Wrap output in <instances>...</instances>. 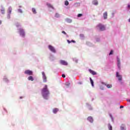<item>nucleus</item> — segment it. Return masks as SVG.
<instances>
[{
  "label": "nucleus",
  "instance_id": "35",
  "mask_svg": "<svg viewBox=\"0 0 130 130\" xmlns=\"http://www.w3.org/2000/svg\"><path fill=\"white\" fill-rule=\"evenodd\" d=\"M120 109L123 108V106H120Z\"/></svg>",
  "mask_w": 130,
  "mask_h": 130
},
{
  "label": "nucleus",
  "instance_id": "41",
  "mask_svg": "<svg viewBox=\"0 0 130 130\" xmlns=\"http://www.w3.org/2000/svg\"><path fill=\"white\" fill-rule=\"evenodd\" d=\"M128 22H130V18L128 19Z\"/></svg>",
  "mask_w": 130,
  "mask_h": 130
},
{
  "label": "nucleus",
  "instance_id": "43",
  "mask_svg": "<svg viewBox=\"0 0 130 130\" xmlns=\"http://www.w3.org/2000/svg\"><path fill=\"white\" fill-rule=\"evenodd\" d=\"M69 1H73V0H69Z\"/></svg>",
  "mask_w": 130,
  "mask_h": 130
},
{
  "label": "nucleus",
  "instance_id": "10",
  "mask_svg": "<svg viewBox=\"0 0 130 130\" xmlns=\"http://www.w3.org/2000/svg\"><path fill=\"white\" fill-rule=\"evenodd\" d=\"M117 66L119 69V70H120V61L119 60V58L117 59Z\"/></svg>",
  "mask_w": 130,
  "mask_h": 130
},
{
  "label": "nucleus",
  "instance_id": "31",
  "mask_svg": "<svg viewBox=\"0 0 130 130\" xmlns=\"http://www.w3.org/2000/svg\"><path fill=\"white\" fill-rule=\"evenodd\" d=\"M62 78H66V75L62 74Z\"/></svg>",
  "mask_w": 130,
  "mask_h": 130
},
{
  "label": "nucleus",
  "instance_id": "17",
  "mask_svg": "<svg viewBox=\"0 0 130 130\" xmlns=\"http://www.w3.org/2000/svg\"><path fill=\"white\" fill-rule=\"evenodd\" d=\"M90 81L92 86L94 87V82L93 81V80H92V78H90Z\"/></svg>",
  "mask_w": 130,
  "mask_h": 130
},
{
  "label": "nucleus",
  "instance_id": "15",
  "mask_svg": "<svg viewBox=\"0 0 130 130\" xmlns=\"http://www.w3.org/2000/svg\"><path fill=\"white\" fill-rule=\"evenodd\" d=\"M107 16H108L107 13L105 12L104 13V18L105 20H106V19H107Z\"/></svg>",
  "mask_w": 130,
  "mask_h": 130
},
{
  "label": "nucleus",
  "instance_id": "37",
  "mask_svg": "<svg viewBox=\"0 0 130 130\" xmlns=\"http://www.w3.org/2000/svg\"><path fill=\"white\" fill-rule=\"evenodd\" d=\"M67 41H68V43H71V42L70 40H68Z\"/></svg>",
  "mask_w": 130,
  "mask_h": 130
},
{
  "label": "nucleus",
  "instance_id": "16",
  "mask_svg": "<svg viewBox=\"0 0 130 130\" xmlns=\"http://www.w3.org/2000/svg\"><path fill=\"white\" fill-rule=\"evenodd\" d=\"M58 111V109L57 108H54V109H53V113H56V112H57Z\"/></svg>",
  "mask_w": 130,
  "mask_h": 130
},
{
  "label": "nucleus",
  "instance_id": "36",
  "mask_svg": "<svg viewBox=\"0 0 130 130\" xmlns=\"http://www.w3.org/2000/svg\"><path fill=\"white\" fill-rule=\"evenodd\" d=\"M127 8H128V9H130V5H128Z\"/></svg>",
  "mask_w": 130,
  "mask_h": 130
},
{
  "label": "nucleus",
  "instance_id": "34",
  "mask_svg": "<svg viewBox=\"0 0 130 130\" xmlns=\"http://www.w3.org/2000/svg\"><path fill=\"white\" fill-rule=\"evenodd\" d=\"M8 19H10V18H11V15H8Z\"/></svg>",
  "mask_w": 130,
  "mask_h": 130
},
{
  "label": "nucleus",
  "instance_id": "22",
  "mask_svg": "<svg viewBox=\"0 0 130 130\" xmlns=\"http://www.w3.org/2000/svg\"><path fill=\"white\" fill-rule=\"evenodd\" d=\"M65 6H69V1H66L64 2Z\"/></svg>",
  "mask_w": 130,
  "mask_h": 130
},
{
  "label": "nucleus",
  "instance_id": "3",
  "mask_svg": "<svg viewBox=\"0 0 130 130\" xmlns=\"http://www.w3.org/2000/svg\"><path fill=\"white\" fill-rule=\"evenodd\" d=\"M19 31L20 36H22V37H25V31H24V29L20 28Z\"/></svg>",
  "mask_w": 130,
  "mask_h": 130
},
{
  "label": "nucleus",
  "instance_id": "42",
  "mask_svg": "<svg viewBox=\"0 0 130 130\" xmlns=\"http://www.w3.org/2000/svg\"><path fill=\"white\" fill-rule=\"evenodd\" d=\"M20 99H22V97H20Z\"/></svg>",
  "mask_w": 130,
  "mask_h": 130
},
{
  "label": "nucleus",
  "instance_id": "21",
  "mask_svg": "<svg viewBox=\"0 0 130 130\" xmlns=\"http://www.w3.org/2000/svg\"><path fill=\"white\" fill-rule=\"evenodd\" d=\"M8 11H9V14H11V13H12V7H9Z\"/></svg>",
  "mask_w": 130,
  "mask_h": 130
},
{
  "label": "nucleus",
  "instance_id": "25",
  "mask_svg": "<svg viewBox=\"0 0 130 130\" xmlns=\"http://www.w3.org/2000/svg\"><path fill=\"white\" fill-rule=\"evenodd\" d=\"M80 6V3H76L75 4V6H76V7H77V6Z\"/></svg>",
  "mask_w": 130,
  "mask_h": 130
},
{
  "label": "nucleus",
  "instance_id": "5",
  "mask_svg": "<svg viewBox=\"0 0 130 130\" xmlns=\"http://www.w3.org/2000/svg\"><path fill=\"white\" fill-rule=\"evenodd\" d=\"M48 47H49V49H50V51H52V52L55 53V52H56L55 49L54 48V47L53 46H52L51 45H49Z\"/></svg>",
  "mask_w": 130,
  "mask_h": 130
},
{
  "label": "nucleus",
  "instance_id": "18",
  "mask_svg": "<svg viewBox=\"0 0 130 130\" xmlns=\"http://www.w3.org/2000/svg\"><path fill=\"white\" fill-rule=\"evenodd\" d=\"M108 126L109 130H112V126L110 124H108Z\"/></svg>",
  "mask_w": 130,
  "mask_h": 130
},
{
  "label": "nucleus",
  "instance_id": "4",
  "mask_svg": "<svg viewBox=\"0 0 130 130\" xmlns=\"http://www.w3.org/2000/svg\"><path fill=\"white\" fill-rule=\"evenodd\" d=\"M42 75L43 76V82L44 83H46V82H47V77H46V75H45V73H44V72H42Z\"/></svg>",
  "mask_w": 130,
  "mask_h": 130
},
{
  "label": "nucleus",
  "instance_id": "28",
  "mask_svg": "<svg viewBox=\"0 0 130 130\" xmlns=\"http://www.w3.org/2000/svg\"><path fill=\"white\" fill-rule=\"evenodd\" d=\"M62 33L63 34H64V35H67V32H65L64 31H62Z\"/></svg>",
  "mask_w": 130,
  "mask_h": 130
},
{
  "label": "nucleus",
  "instance_id": "38",
  "mask_svg": "<svg viewBox=\"0 0 130 130\" xmlns=\"http://www.w3.org/2000/svg\"><path fill=\"white\" fill-rule=\"evenodd\" d=\"M127 101L130 103V100H128Z\"/></svg>",
  "mask_w": 130,
  "mask_h": 130
},
{
  "label": "nucleus",
  "instance_id": "12",
  "mask_svg": "<svg viewBox=\"0 0 130 130\" xmlns=\"http://www.w3.org/2000/svg\"><path fill=\"white\" fill-rule=\"evenodd\" d=\"M87 120L90 121V122H93V118H92L91 116H89L87 118Z\"/></svg>",
  "mask_w": 130,
  "mask_h": 130
},
{
  "label": "nucleus",
  "instance_id": "9",
  "mask_svg": "<svg viewBox=\"0 0 130 130\" xmlns=\"http://www.w3.org/2000/svg\"><path fill=\"white\" fill-rule=\"evenodd\" d=\"M60 64H63V66H68V62L65 60H61L60 61Z\"/></svg>",
  "mask_w": 130,
  "mask_h": 130
},
{
  "label": "nucleus",
  "instance_id": "13",
  "mask_svg": "<svg viewBox=\"0 0 130 130\" xmlns=\"http://www.w3.org/2000/svg\"><path fill=\"white\" fill-rule=\"evenodd\" d=\"M92 4L94 6H97L98 5V1L97 0H94L92 1Z\"/></svg>",
  "mask_w": 130,
  "mask_h": 130
},
{
  "label": "nucleus",
  "instance_id": "29",
  "mask_svg": "<svg viewBox=\"0 0 130 130\" xmlns=\"http://www.w3.org/2000/svg\"><path fill=\"white\" fill-rule=\"evenodd\" d=\"M80 36L82 38H83V37H84V35H83V34H80Z\"/></svg>",
  "mask_w": 130,
  "mask_h": 130
},
{
  "label": "nucleus",
  "instance_id": "32",
  "mask_svg": "<svg viewBox=\"0 0 130 130\" xmlns=\"http://www.w3.org/2000/svg\"><path fill=\"white\" fill-rule=\"evenodd\" d=\"M70 85H71V83H66V86H70Z\"/></svg>",
  "mask_w": 130,
  "mask_h": 130
},
{
  "label": "nucleus",
  "instance_id": "6",
  "mask_svg": "<svg viewBox=\"0 0 130 130\" xmlns=\"http://www.w3.org/2000/svg\"><path fill=\"white\" fill-rule=\"evenodd\" d=\"M24 74H26V75H29V76H31L33 75V72L30 70H25Z\"/></svg>",
  "mask_w": 130,
  "mask_h": 130
},
{
  "label": "nucleus",
  "instance_id": "39",
  "mask_svg": "<svg viewBox=\"0 0 130 130\" xmlns=\"http://www.w3.org/2000/svg\"><path fill=\"white\" fill-rule=\"evenodd\" d=\"M75 62H78V60H75Z\"/></svg>",
  "mask_w": 130,
  "mask_h": 130
},
{
  "label": "nucleus",
  "instance_id": "23",
  "mask_svg": "<svg viewBox=\"0 0 130 130\" xmlns=\"http://www.w3.org/2000/svg\"><path fill=\"white\" fill-rule=\"evenodd\" d=\"M55 17H56V18H59V14H58V13H56L55 14Z\"/></svg>",
  "mask_w": 130,
  "mask_h": 130
},
{
  "label": "nucleus",
  "instance_id": "27",
  "mask_svg": "<svg viewBox=\"0 0 130 130\" xmlns=\"http://www.w3.org/2000/svg\"><path fill=\"white\" fill-rule=\"evenodd\" d=\"M1 12L3 14H4L5 13V9L1 10Z\"/></svg>",
  "mask_w": 130,
  "mask_h": 130
},
{
  "label": "nucleus",
  "instance_id": "24",
  "mask_svg": "<svg viewBox=\"0 0 130 130\" xmlns=\"http://www.w3.org/2000/svg\"><path fill=\"white\" fill-rule=\"evenodd\" d=\"M82 16H83V14H78L77 17H82Z\"/></svg>",
  "mask_w": 130,
  "mask_h": 130
},
{
  "label": "nucleus",
  "instance_id": "2",
  "mask_svg": "<svg viewBox=\"0 0 130 130\" xmlns=\"http://www.w3.org/2000/svg\"><path fill=\"white\" fill-rule=\"evenodd\" d=\"M96 27L100 29V31H104L105 30V26L101 24V23L99 24Z\"/></svg>",
  "mask_w": 130,
  "mask_h": 130
},
{
  "label": "nucleus",
  "instance_id": "26",
  "mask_svg": "<svg viewBox=\"0 0 130 130\" xmlns=\"http://www.w3.org/2000/svg\"><path fill=\"white\" fill-rule=\"evenodd\" d=\"M113 51L111 50L109 53V55H111V54H113Z\"/></svg>",
  "mask_w": 130,
  "mask_h": 130
},
{
  "label": "nucleus",
  "instance_id": "30",
  "mask_svg": "<svg viewBox=\"0 0 130 130\" xmlns=\"http://www.w3.org/2000/svg\"><path fill=\"white\" fill-rule=\"evenodd\" d=\"M121 130H125V129L124 128V127H122V126L121 127Z\"/></svg>",
  "mask_w": 130,
  "mask_h": 130
},
{
  "label": "nucleus",
  "instance_id": "11",
  "mask_svg": "<svg viewBox=\"0 0 130 130\" xmlns=\"http://www.w3.org/2000/svg\"><path fill=\"white\" fill-rule=\"evenodd\" d=\"M88 71H89V73H90V74H91V75H97V73H96L95 71H94L91 69H89Z\"/></svg>",
  "mask_w": 130,
  "mask_h": 130
},
{
  "label": "nucleus",
  "instance_id": "33",
  "mask_svg": "<svg viewBox=\"0 0 130 130\" xmlns=\"http://www.w3.org/2000/svg\"><path fill=\"white\" fill-rule=\"evenodd\" d=\"M71 42H73V43H76V41H75L74 40H72Z\"/></svg>",
  "mask_w": 130,
  "mask_h": 130
},
{
  "label": "nucleus",
  "instance_id": "8",
  "mask_svg": "<svg viewBox=\"0 0 130 130\" xmlns=\"http://www.w3.org/2000/svg\"><path fill=\"white\" fill-rule=\"evenodd\" d=\"M102 84L103 85H105V86H106V87L107 88H108L109 89L110 88H112V85H111V84H106L104 82H102Z\"/></svg>",
  "mask_w": 130,
  "mask_h": 130
},
{
  "label": "nucleus",
  "instance_id": "14",
  "mask_svg": "<svg viewBox=\"0 0 130 130\" xmlns=\"http://www.w3.org/2000/svg\"><path fill=\"white\" fill-rule=\"evenodd\" d=\"M28 81H34V79L33 78V77L32 76H29L28 77Z\"/></svg>",
  "mask_w": 130,
  "mask_h": 130
},
{
  "label": "nucleus",
  "instance_id": "7",
  "mask_svg": "<svg viewBox=\"0 0 130 130\" xmlns=\"http://www.w3.org/2000/svg\"><path fill=\"white\" fill-rule=\"evenodd\" d=\"M116 77L118 78L119 81H121V80H122V76L119 75L118 72H116Z\"/></svg>",
  "mask_w": 130,
  "mask_h": 130
},
{
  "label": "nucleus",
  "instance_id": "19",
  "mask_svg": "<svg viewBox=\"0 0 130 130\" xmlns=\"http://www.w3.org/2000/svg\"><path fill=\"white\" fill-rule=\"evenodd\" d=\"M32 12L33 14H36L37 13L36 12V9H35V8L32 9Z\"/></svg>",
  "mask_w": 130,
  "mask_h": 130
},
{
  "label": "nucleus",
  "instance_id": "40",
  "mask_svg": "<svg viewBox=\"0 0 130 130\" xmlns=\"http://www.w3.org/2000/svg\"><path fill=\"white\" fill-rule=\"evenodd\" d=\"M2 24V21L0 20V25Z\"/></svg>",
  "mask_w": 130,
  "mask_h": 130
},
{
  "label": "nucleus",
  "instance_id": "20",
  "mask_svg": "<svg viewBox=\"0 0 130 130\" xmlns=\"http://www.w3.org/2000/svg\"><path fill=\"white\" fill-rule=\"evenodd\" d=\"M47 5L48 6V8H51V9H53V7H52L51 5L49 4H47Z\"/></svg>",
  "mask_w": 130,
  "mask_h": 130
},
{
  "label": "nucleus",
  "instance_id": "1",
  "mask_svg": "<svg viewBox=\"0 0 130 130\" xmlns=\"http://www.w3.org/2000/svg\"><path fill=\"white\" fill-rule=\"evenodd\" d=\"M49 94H50V92H49L47 85H45L44 88L42 89V95L43 98L47 100L48 99Z\"/></svg>",
  "mask_w": 130,
  "mask_h": 130
}]
</instances>
